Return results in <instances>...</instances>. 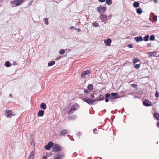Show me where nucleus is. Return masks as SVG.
<instances>
[{
    "instance_id": "obj_32",
    "label": "nucleus",
    "mask_w": 159,
    "mask_h": 159,
    "mask_svg": "<svg viewBox=\"0 0 159 159\" xmlns=\"http://www.w3.org/2000/svg\"><path fill=\"white\" fill-rule=\"evenodd\" d=\"M65 52V50L64 49H63L61 50H60L59 52V53L60 54H63Z\"/></svg>"
},
{
    "instance_id": "obj_25",
    "label": "nucleus",
    "mask_w": 159,
    "mask_h": 159,
    "mask_svg": "<svg viewBox=\"0 0 159 159\" xmlns=\"http://www.w3.org/2000/svg\"><path fill=\"white\" fill-rule=\"evenodd\" d=\"M142 12V10L140 8H138L136 10V12L138 14H141Z\"/></svg>"
},
{
    "instance_id": "obj_59",
    "label": "nucleus",
    "mask_w": 159,
    "mask_h": 159,
    "mask_svg": "<svg viewBox=\"0 0 159 159\" xmlns=\"http://www.w3.org/2000/svg\"><path fill=\"white\" fill-rule=\"evenodd\" d=\"M9 97H10V98H12V94H10L9 95Z\"/></svg>"
},
{
    "instance_id": "obj_3",
    "label": "nucleus",
    "mask_w": 159,
    "mask_h": 159,
    "mask_svg": "<svg viewBox=\"0 0 159 159\" xmlns=\"http://www.w3.org/2000/svg\"><path fill=\"white\" fill-rule=\"evenodd\" d=\"M77 106V103H75L70 108L68 113L70 115H71L76 110V107Z\"/></svg>"
},
{
    "instance_id": "obj_53",
    "label": "nucleus",
    "mask_w": 159,
    "mask_h": 159,
    "mask_svg": "<svg viewBox=\"0 0 159 159\" xmlns=\"http://www.w3.org/2000/svg\"><path fill=\"white\" fill-rule=\"evenodd\" d=\"M154 2L155 3H157L158 2V0H154Z\"/></svg>"
},
{
    "instance_id": "obj_28",
    "label": "nucleus",
    "mask_w": 159,
    "mask_h": 159,
    "mask_svg": "<svg viewBox=\"0 0 159 159\" xmlns=\"http://www.w3.org/2000/svg\"><path fill=\"white\" fill-rule=\"evenodd\" d=\"M53 144L54 143L50 141L48 143L47 145H48V146L50 147L51 148L54 146Z\"/></svg>"
},
{
    "instance_id": "obj_36",
    "label": "nucleus",
    "mask_w": 159,
    "mask_h": 159,
    "mask_svg": "<svg viewBox=\"0 0 159 159\" xmlns=\"http://www.w3.org/2000/svg\"><path fill=\"white\" fill-rule=\"evenodd\" d=\"M51 148L48 146V145H46L45 146V148L47 150H49Z\"/></svg>"
},
{
    "instance_id": "obj_58",
    "label": "nucleus",
    "mask_w": 159,
    "mask_h": 159,
    "mask_svg": "<svg viewBox=\"0 0 159 159\" xmlns=\"http://www.w3.org/2000/svg\"><path fill=\"white\" fill-rule=\"evenodd\" d=\"M97 129L96 128L93 129V131L94 133H95V132L97 131Z\"/></svg>"
},
{
    "instance_id": "obj_9",
    "label": "nucleus",
    "mask_w": 159,
    "mask_h": 159,
    "mask_svg": "<svg viewBox=\"0 0 159 159\" xmlns=\"http://www.w3.org/2000/svg\"><path fill=\"white\" fill-rule=\"evenodd\" d=\"M143 104L146 106H151L152 102L148 100H145L143 102Z\"/></svg>"
},
{
    "instance_id": "obj_49",
    "label": "nucleus",
    "mask_w": 159,
    "mask_h": 159,
    "mask_svg": "<svg viewBox=\"0 0 159 159\" xmlns=\"http://www.w3.org/2000/svg\"><path fill=\"white\" fill-rule=\"evenodd\" d=\"M75 28V27L73 26H71L70 28V30H72L73 29H74Z\"/></svg>"
},
{
    "instance_id": "obj_46",
    "label": "nucleus",
    "mask_w": 159,
    "mask_h": 159,
    "mask_svg": "<svg viewBox=\"0 0 159 159\" xmlns=\"http://www.w3.org/2000/svg\"><path fill=\"white\" fill-rule=\"evenodd\" d=\"M89 92L87 90H85L84 91V93H88Z\"/></svg>"
},
{
    "instance_id": "obj_33",
    "label": "nucleus",
    "mask_w": 159,
    "mask_h": 159,
    "mask_svg": "<svg viewBox=\"0 0 159 159\" xmlns=\"http://www.w3.org/2000/svg\"><path fill=\"white\" fill-rule=\"evenodd\" d=\"M155 97L157 98H158V97H159V93L158 92V91H157L155 93Z\"/></svg>"
},
{
    "instance_id": "obj_14",
    "label": "nucleus",
    "mask_w": 159,
    "mask_h": 159,
    "mask_svg": "<svg viewBox=\"0 0 159 159\" xmlns=\"http://www.w3.org/2000/svg\"><path fill=\"white\" fill-rule=\"evenodd\" d=\"M34 152L32 151L29 156L27 159H33L34 158Z\"/></svg>"
},
{
    "instance_id": "obj_52",
    "label": "nucleus",
    "mask_w": 159,
    "mask_h": 159,
    "mask_svg": "<svg viewBox=\"0 0 159 159\" xmlns=\"http://www.w3.org/2000/svg\"><path fill=\"white\" fill-rule=\"evenodd\" d=\"M77 135L78 136H80V135H81V133L80 132H79L77 133Z\"/></svg>"
},
{
    "instance_id": "obj_48",
    "label": "nucleus",
    "mask_w": 159,
    "mask_h": 159,
    "mask_svg": "<svg viewBox=\"0 0 159 159\" xmlns=\"http://www.w3.org/2000/svg\"><path fill=\"white\" fill-rule=\"evenodd\" d=\"M90 97L93 98H94V94H91L90 95Z\"/></svg>"
},
{
    "instance_id": "obj_7",
    "label": "nucleus",
    "mask_w": 159,
    "mask_h": 159,
    "mask_svg": "<svg viewBox=\"0 0 159 159\" xmlns=\"http://www.w3.org/2000/svg\"><path fill=\"white\" fill-rule=\"evenodd\" d=\"M97 10L100 12H105L106 10V8L104 7L100 6L97 7Z\"/></svg>"
},
{
    "instance_id": "obj_35",
    "label": "nucleus",
    "mask_w": 159,
    "mask_h": 159,
    "mask_svg": "<svg viewBox=\"0 0 159 159\" xmlns=\"http://www.w3.org/2000/svg\"><path fill=\"white\" fill-rule=\"evenodd\" d=\"M45 21V23L46 25H48V19L47 18H46L44 20Z\"/></svg>"
},
{
    "instance_id": "obj_54",
    "label": "nucleus",
    "mask_w": 159,
    "mask_h": 159,
    "mask_svg": "<svg viewBox=\"0 0 159 159\" xmlns=\"http://www.w3.org/2000/svg\"><path fill=\"white\" fill-rule=\"evenodd\" d=\"M99 2H105V0H98Z\"/></svg>"
},
{
    "instance_id": "obj_45",
    "label": "nucleus",
    "mask_w": 159,
    "mask_h": 159,
    "mask_svg": "<svg viewBox=\"0 0 159 159\" xmlns=\"http://www.w3.org/2000/svg\"><path fill=\"white\" fill-rule=\"evenodd\" d=\"M75 29L77 30V31L79 32H80L81 31V30L80 28H75Z\"/></svg>"
},
{
    "instance_id": "obj_51",
    "label": "nucleus",
    "mask_w": 159,
    "mask_h": 159,
    "mask_svg": "<svg viewBox=\"0 0 159 159\" xmlns=\"http://www.w3.org/2000/svg\"><path fill=\"white\" fill-rule=\"evenodd\" d=\"M109 101V99L107 98H106L105 99V101L106 102H108Z\"/></svg>"
},
{
    "instance_id": "obj_42",
    "label": "nucleus",
    "mask_w": 159,
    "mask_h": 159,
    "mask_svg": "<svg viewBox=\"0 0 159 159\" xmlns=\"http://www.w3.org/2000/svg\"><path fill=\"white\" fill-rule=\"evenodd\" d=\"M128 47L129 48H132L133 47V45L131 44H128Z\"/></svg>"
},
{
    "instance_id": "obj_20",
    "label": "nucleus",
    "mask_w": 159,
    "mask_h": 159,
    "mask_svg": "<svg viewBox=\"0 0 159 159\" xmlns=\"http://www.w3.org/2000/svg\"><path fill=\"white\" fill-rule=\"evenodd\" d=\"M106 3L109 5H111L112 3V0H106Z\"/></svg>"
},
{
    "instance_id": "obj_30",
    "label": "nucleus",
    "mask_w": 159,
    "mask_h": 159,
    "mask_svg": "<svg viewBox=\"0 0 159 159\" xmlns=\"http://www.w3.org/2000/svg\"><path fill=\"white\" fill-rule=\"evenodd\" d=\"M140 64H136L134 65V68L137 69H138L140 68Z\"/></svg>"
},
{
    "instance_id": "obj_61",
    "label": "nucleus",
    "mask_w": 159,
    "mask_h": 159,
    "mask_svg": "<svg viewBox=\"0 0 159 159\" xmlns=\"http://www.w3.org/2000/svg\"><path fill=\"white\" fill-rule=\"evenodd\" d=\"M31 145H32V146H34V143H32L31 144Z\"/></svg>"
},
{
    "instance_id": "obj_5",
    "label": "nucleus",
    "mask_w": 159,
    "mask_h": 159,
    "mask_svg": "<svg viewBox=\"0 0 159 159\" xmlns=\"http://www.w3.org/2000/svg\"><path fill=\"white\" fill-rule=\"evenodd\" d=\"M91 72L89 70H86L83 72L81 74V76L82 78H84L87 75L90 74Z\"/></svg>"
},
{
    "instance_id": "obj_39",
    "label": "nucleus",
    "mask_w": 159,
    "mask_h": 159,
    "mask_svg": "<svg viewBox=\"0 0 159 159\" xmlns=\"http://www.w3.org/2000/svg\"><path fill=\"white\" fill-rule=\"evenodd\" d=\"M153 20L155 22L157 21V16H154L153 17Z\"/></svg>"
},
{
    "instance_id": "obj_4",
    "label": "nucleus",
    "mask_w": 159,
    "mask_h": 159,
    "mask_svg": "<svg viewBox=\"0 0 159 159\" xmlns=\"http://www.w3.org/2000/svg\"><path fill=\"white\" fill-rule=\"evenodd\" d=\"M23 2V0H13L11 2V3L15 5L18 6L20 5Z\"/></svg>"
},
{
    "instance_id": "obj_62",
    "label": "nucleus",
    "mask_w": 159,
    "mask_h": 159,
    "mask_svg": "<svg viewBox=\"0 0 159 159\" xmlns=\"http://www.w3.org/2000/svg\"><path fill=\"white\" fill-rule=\"evenodd\" d=\"M74 116H70V117H74Z\"/></svg>"
},
{
    "instance_id": "obj_60",
    "label": "nucleus",
    "mask_w": 159,
    "mask_h": 159,
    "mask_svg": "<svg viewBox=\"0 0 159 159\" xmlns=\"http://www.w3.org/2000/svg\"><path fill=\"white\" fill-rule=\"evenodd\" d=\"M112 14H111L109 16V17L111 18V17H112Z\"/></svg>"
},
{
    "instance_id": "obj_27",
    "label": "nucleus",
    "mask_w": 159,
    "mask_h": 159,
    "mask_svg": "<svg viewBox=\"0 0 159 159\" xmlns=\"http://www.w3.org/2000/svg\"><path fill=\"white\" fill-rule=\"evenodd\" d=\"M99 101H102L104 99V96L102 94H100L99 96Z\"/></svg>"
},
{
    "instance_id": "obj_6",
    "label": "nucleus",
    "mask_w": 159,
    "mask_h": 159,
    "mask_svg": "<svg viewBox=\"0 0 159 159\" xmlns=\"http://www.w3.org/2000/svg\"><path fill=\"white\" fill-rule=\"evenodd\" d=\"M111 95L112 96H111L110 97V98L111 99V100L113 99H116L119 98V96H117V93H111Z\"/></svg>"
},
{
    "instance_id": "obj_8",
    "label": "nucleus",
    "mask_w": 159,
    "mask_h": 159,
    "mask_svg": "<svg viewBox=\"0 0 159 159\" xmlns=\"http://www.w3.org/2000/svg\"><path fill=\"white\" fill-rule=\"evenodd\" d=\"M111 40L110 38H108L107 40L104 41L105 44L106 46H110L111 42Z\"/></svg>"
},
{
    "instance_id": "obj_64",
    "label": "nucleus",
    "mask_w": 159,
    "mask_h": 159,
    "mask_svg": "<svg viewBox=\"0 0 159 159\" xmlns=\"http://www.w3.org/2000/svg\"><path fill=\"white\" fill-rule=\"evenodd\" d=\"M158 57H159V55H158Z\"/></svg>"
},
{
    "instance_id": "obj_23",
    "label": "nucleus",
    "mask_w": 159,
    "mask_h": 159,
    "mask_svg": "<svg viewBox=\"0 0 159 159\" xmlns=\"http://www.w3.org/2000/svg\"><path fill=\"white\" fill-rule=\"evenodd\" d=\"M149 35H147L144 37L143 40L145 41H147L149 40Z\"/></svg>"
},
{
    "instance_id": "obj_44",
    "label": "nucleus",
    "mask_w": 159,
    "mask_h": 159,
    "mask_svg": "<svg viewBox=\"0 0 159 159\" xmlns=\"http://www.w3.org/2000/svg\"><path fill=\"white\" fill-rule=\"evenodd\" d=\"M132 86L133 88H135L137 86V85L135 84H132Z\"/></svg>"
},
{
    "instance_id": "obj_50",
    "label": "nucleus",
    "mask_w": 159,
    "mask_h": 159,
    "mask_svg": "<svg viewBox=\"0 0 159 159\" xmlns=\"http://www.w3.org/2000/svg\"><path fill=\"white\" fill-rule=\"evenodd\" d=\"M10 113L12 115V116H13L15 115V114H14V113H13L12 111V112H10Z\"/></svg>"
},
{
    "instance_id": "obj_17",
    "label": "nucleus",
    "mask_w": 159,
    "mask_h": 159,
    "mask_svg": "<svg viewBox=\"0 0 159 159\" xmlns=\"http://www.w3.org/2000/svg\"><path fill=\"white\" fill-rule=\"evenodd\" d=\"M139 6V4L137 2H135L133 3V6L134 7H137Z\"/></svg>"
},
{
    "instance_id": "obj_16",
    "label": "nucleus",
    "mask_w": 159,
    "mask_h": 159,
    "mask_svg": "<svg viewBox=\"0 0 159 159\" xmlns=\"http://www.w3.org/2000/svg\"><path fill=\"white\" fill-rule=\"evenodd\" d=\"M5 65L7 67H9L11 66V65L10 62L9 61H6L5 63Z\"/></svg>"
},
{
    "instance_id": "obj_55",
    "label": "nucleus",
    "mask_w": 159,
    "mask_h": 159,
    "mask_svg": "<svg viewBox=\"0 0 159 159\" xmlns=\"http://www.w3.org/2000/svg\"><path fill=\"white\" fill-rule=\"evenodd\" d=\"M60 58V56L59 57H57L55 59L56 60H59Z\"/></svg>"
},
{
    "instance_id": "obj_12",
    "label": "nucleus",
    "mask_w": 159,
    "mask_h": 159,
    "mask_svg": "<svg viewBox=\"0 0 159 159\" xmlns=\"http://www.w3.org/2000/svg\"><path fill=\"white\" fill-rule=\"evenodd\" d=\"M134 39L137 42L142 41L143 40V38L141 36L136 37L134 38Z\"/></svg>"
},
{
    "instance_id": "obj_21",
    "label": "nucleus",
    "mask_w": 159,
    "mask_h": 159,
    "mask_svg": "<svg viewBox=\"0 0 159 159\" xmlns=\"http://www.w3.org/2000/svg\"><path fill=\"white\" fill-rule=\"evenodd\" d=\"M156 51L150 52L149 54L150 55V56H155V54H156Z\"/></svg>"
},
{
    "instance_id": "obj_57",
    "label": "nucleus",
    "mask_w": 159,
    "mask_h": 159,
    "mask_svg": "<svg viewBox=\"0 0 159 159\" xmlns=\"http://www.w3.org/2000/svg\"><path fill=\"white\" fill-rule=\"evenodd\" d=\"M157 126L159 128V121H158L157 123Z\"/></svg>"
},
{
    "instance_id": "obj_31",
    "label": "nucleus",
    "mask_w": 159,
    "mask_h": 159,
    "mask_svg": "<svg viewBox=\"0 0 159 159\" xmlns=\"http://www.w3.org/2000/svg\"><path fill=\"white\" fill-rule=\"evenodd\" d=\"M155 36L153 35H151L150 38V39L151 41H153L155 39Z\"/></svg>"
},
{
    "instance_id": "obj_56",
    "label": "nucleus",
    "mask_w": 159,
    "mask_h": 159,
    "mask_svg": "<svg viewBox=\"0 0 159 159\" xmlns=\"http://www.w3.org/2000/svg\"><path fill=\"white\" fill-rule=\"evenodd\" d=\"M43 159H47V157L45 156H44L43 157Z\"/></svg>"
},
{
    "instance_id": "obj_26",
    "label": "nucleus",
    "mask_w": 159,
    "mask_h": 159,
    "mask_svg": "<svg viewBox=\"0 0 159 159\" xmlns=\"http://www.w3.org/2000/svg\"><path fill=\"white\" fill-rule=\"evenodd\" d=\"M87 88L89 90H92L93 89V85L92 84H89L87 87Z\"/></svg>"
},
{
    "instance_id": "obj_15",
    "label": "nucleus",
    "mask_w": 159,
    "mask_h": 159,
    "mask_svg": "<svg viewBox=\"0 0 159 159\" xmlns=\"http://www.w3.org/2000/svg\"><path fill=\"white\" fill-rule=\"evenodd\" d=\"M41 108L43 110H45L46 108V105L44 103H42L40 105Z\"/></svg>"
},
{
    "instance_id": "obj_41",
    "label": "nucleus",
    "mask_w": 159,
    "mask_h": 159,
    "mask_svg": "<svg viewBox=\"0 0 159 159\" xmlns=\"http://www.w3.org/2000/svg\"><path fill=\"white\" fill-rule=\"evenodd\" d=\"M6 116L7 117H8V118H11V117L12 116V115L10 113L8 114H7V115Z\"/></svg>"
},
{
    "instance_id": "obj_1",
    "label": "nucleus",
    "mask_w": 159,
    "mask_h": 159,
    "mask_svg": "<svg viewBox=\"0 0 159 159\" xmlns=\"http://www.w3.org/2000/svg\"><path fill=\"white\" fill-rule=\"evenodd\" d=\"M107 15L103 13L101 14L99 16L101 21L105 24H106L107 21Z\"/></svg>"
},
{
    "instance_id": "obj_37",
    "label": "nucleus",
    "mask_w": 159,
    "mask_h": 159,
    "mask_svg": "<svg viewBox=\"0 0 159 159\" xmlns=\"http://www.w3.org/2000/svg\"><path fill=\"white\" fill-rule=\"evenodd\" d=\"M92 104H95V102H96L95 99H92Z\"/></svg>"
},
{
    "instance_id": "obj_43",
    "label": "nucleus",
    "mask_w": 159,
    "mask_h": 159,
    "mask_svg": "<svg viewBox=\"0 0 159 159\" xmlns=\"http://www.w3.org/2000/svg\"><path fill=\"white\" fill-rule=\"evenodd\" d=\"M95 100H96V101H99V97H97L95 98Z\"/></svg>"
},
{
    "instance_id": "obj_29",
    "label": "nucleus",
    "mask_w": 159,
    "mask_h": 159,
    "mask_svg": "<svg viewBox=\"0 0 159 159\" xmlns=\"http://www.w3.org/2000/svg\"><path fill=\"white\" fill-rule=\"evenodd\" d=\"M93 26L94 27H98L99 26V24L96 22H93Z\"/></svg>"
},
{
    "instance_id": "obj_24",
    "label": "nucleus",
    "mask_w": 159,
    "mask_h": 159,
    "mask_svg": "<svg viewBox=\"0 0 159 159\" xmlns=\"http://www.w3.org/2000/svg\"><path fill=\"white\" fill-rule=\"evenodd\" d=\"M154 116L155 118L157 119V120H159V114L158 113H155Z\"/></svg>"
},
{
    "instance_id": "obj_34",
    "label": "nucleus",
    "mask_w": 159,
    "mask_h": 159,
    "mask_svg": "<svg viewBox=\"0 0 159 159\" xmlns=\"http://www.w3.org/2000/svg\"><path fill=\"white\" fill-rule=\"evenodd\" d=\"M12 111H11L9 110H6L5 112V113L6 114H8L10 113V112H12Z\"/></svg>"
},
{
    "instance_id": "obj_22",
    "label": "nucleus",
    "mask_w": 159,
    "mask_h": 159,
    "mask_svg": "<svg viewBox=\"0 0 159 159\" xmlns=\"http://www.w3.org/2000/svg\"><path fill=\"white\" fill-rule=\"evenodd\" d=\"M55 63V61H52L51 62H49L48 63V66H51L53 65H54Z\"/></svg>"
},
{
    "instance_id": "obj_63",
    "label": "nucleus",
    "mask_w": 159,
    "mask_h": 159,
    "mask_svg": "<svg viewBox=\"0 0 159 159\" xmlns=\"http://www.w3.org/2000/svg\"><path fill=\"white\" fill-rule=\"evenodd\" d=\"M2 1V0H0V3Z\"/></svg>"
},
{
    "instance_id": "obj_2",
    "label": "nucleus",
    "mask_w": 159,
    "mask_h": 159,
    "mask_svg": "<svg viewBox=\"0 0 159 159\" xmlns=\"http://www.w3.org/2000/svg\"><path fill=\"white\" fill-rule=\"evenodd\" d=\"M62 150V147L57 144L54 145L52 149V150L53 152L60 151Z\"/></svg>"
},
{
    "instance_id": "obj_11",
    "label": "nucleus",
    "mask_w": 159,
    "mask_h": 159,
    "mask_svg": "<svg viewBox=\"0 0 159 159\" xmlns=\"http://www.w3.org/2000/svg\"><path fill=\"white\" fill-rule=\"evenodd\" d=\"M69 132L66 129H62L61 131L60 134L61 136H64L68 134Z\"/></svg>"
},
{
    "instance_id": "obj_18",
    "label": "nucleus",
    "mask_w": 159,
    "mask_h": 159,
    "mask_svg": "<svg viewBox=\"0 0 159 159\" xmlns=\"http://www.w3.org/2000/svg\"><path fill=\"white\" fill-rule=\"evenodd\" d=\"M140 61L139 60L138 58H135L133 59V64H135L136 63L139 62Z\"/></svg>"
},
{
    "instance_id": "obj_13",
    "label": "nucleus",
    "mask_w": 159,
    "mask_h": 159,
    "mask_svg": "<svg viewBox=\"0 0 159 159\" xmlns=\"http://www.w3.org/2000/svg\"><path fill=\"white\" fill-rule=\"evenodd\" d=\"M44 113V111L42 110H40L38 113V116L42 117L43 116Z\"/></svg>"
},
{
    "instance_id": "obj_38",
    "label": "nucleus",
    "mask_w": 159,
    "mask_h": 159,
    "mask_svg": "<svg viewBox=\"0 0 159 159\" xmlns=\"http://www.w3.org/2000/svg\"><path fill=\"white\" fill-rule=\"evenodd\" d=\"M53 159H61V157L59 158L58 156L56 155L54 157Z\"/></svg>"
},
{
    "instance_id": "obj_19",
    "label": "nucleus",
    "mask_w": 159,
    "mask_h": 159,
    "mask_svg": "<svg viewBox=\"0 0 159 159\" xmlns=\"http://www.w3.org/2000/svg\"><path fill=\"white\" fill-rule=\"evenodd\" d=\"M57 155L59 158L61 157V159L63 158L64 156V154L62 152L60 153Z\"/></svg>"
},
{
    "instance_id": "obj_10",
    "label": "nucleus",
    "mask_w": 159,
    "mask_h": 159,
    "mask_svg": "<svg viewBox=\"0 0 159 159\" xmlns=\"http://www.w3.org/2000/svg\"><path fill=\"white\" fill-rule=\"evenodd\" d=\"M84 101L85 102H86L89 105H92V99L87 98L86 97L84 98Z\"/></svg>"
},
{
    "instance_id": "obj_47",
    "label": "nucleus",
    "mask_w": 159,
    "mask_h": 159,
    "mask_svg": "<svg viewBox=\"0 0 159 159\" xmlns=\"http://www.w3.org/2000/svg\"><path fill=\"white\" fill-rule=\"evenodd\" d=\"M147 46L148 47H149L151 46V43H148L147 44Z\"/></svg>"
},
{
    "instance_id": "obj_40",
    "label": "nucleus",
    "mask_w": 159,
    "mask_h": 159,
    "mask_svg": "<svg viewBox=\"0 0 159 159\" xmlns=\"http://www.w3.org/2000/svg\"><path fill=\"white\" fill-rule=\"evenodd\" d=\"M105 97L106 98H110V94L109 93H107L106 94Z\"/></svg>"
}]
</instances>
